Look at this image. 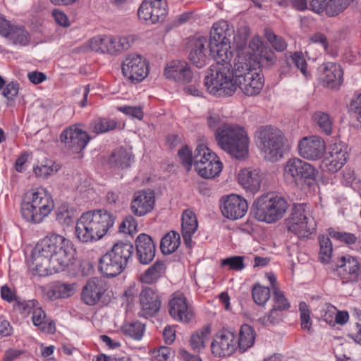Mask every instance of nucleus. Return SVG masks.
I'll list each match as a JSON object with an SVG mask.
<instances>
[{"label":"nucleus","instance_id":"nucleus-15","mask_svg":"<svg viewBox=\"0 0 361 361\" xmlns=\"http://www.w3.org/2000/svg\"><path fill=\"white\" fill-rule=\"evenodd\" d=\"M60 140L72 152L79 153L85 148L90 140V137L86 131L74 125L61 133Z\"/></svg>","mask_w":361,"mask_h":361},{"label":"nucleus","instance_id":"nucleus-12","mask_svg":"<svg viewBox=\"0 0 361 361\" xmlns=\"http://www.w3.org/2000/svg\"><path fill=\"white\" fill-rule=\"evenodd\" d=\"M122 73L124 77L133 83L142 81L148 75L146 60L140 54H128L122 63Z\"/></svg>","mask_w":361,"mask_h":361},{"label":"nucleus","instance_id":"nucleus-49","mask_svg":"<svg viewBox=\"0 0 361 361\" xmlns=\"http://www.w3.org/2000/svg\"><path fill=\"white\" fill-rule=\"evenodd\" d=\"M319 258L323 262H329L331 258L332 255V245L330 239L324 235L319 236Z\"/></svg>","mask_w":361,"mask_h":361},{"label":"nucleus","instance_id":"nucleus-4","mask_svg":"<svg viewBox=\"0 0 361 361\" xmlns=\"http://www.w3.org/2000/svg\"><path fill=\"white\" fill-rule=\"evenodd\" d=\"M245 56L240 55L235 59V83L247 96L258 94L264 85L263 78L259 73V62L251 57L249 63Z\"/></svg>","mask_w":361,"mask_h":361},{"label":"nucleus","instance_id":"nucleus-40","mask_svg":"<svg viewBox=\"0 0 361 361\" xmlns=\"http://www.w3.org/2000/svg\"><path fill=\"white\" fill-rule=\"evenodd\" d=\"M32 313V320L35 326H38L42 331L48 333H54L55 331V324L52 322H47L46 314L42 308H35Z\"/></svg>","mask_w":361,"mask_h":361},{"label":"nucleus","instance_id":"nucleus-43","mask_svg":"<svg viewBox=\"0 0 361 361\" xmlns=\"http://www.w3.org/2000/svg\"><path fill=\"white\" fill-rule=\"evenodd\" d=\"M118 122L108 118H96L90 123L92 132L100 134L113 130L117 128Z\"/></svg>","mask_w":361,"mask_h":361},{"label":"nucleus","instance_id":"nucleus-29","mask_svg":"<svg viewBox=\"0 0 361 361\" xmlns=\"http://www.w3.org/2000/svg\"><path fill=\"white\" fill-rule=\"evenodd\" d=\"M234 30L227 21L219 20L213 25L209 44L231 42Z\"/></svg>","mask_w":361,"mask_h":361},{"label":"nucleus","instance_id":"nucleus-56","mask_svg":"<svg viewBox=\"0 0 361 361\" xmlns=\"http://www.w3.org/2000/svg\"><path fill=\"white\" fill-rule=\"evenodd\" d=\"M281 310L273 307L269 313L260 317L259 320L264 325L276 324L281 320Z\"/></svg>","mask_w":361,"mask_h":361},{"label":"nucleus","instance_id":"nucleus-37","mask_svg":"<svg viewBox=\"0 0 361 361\" xmlns=\"http://www.w3.org/2000/svg\"><path fill=\"white\" fill-rule=\"evenodd\" d=\"M6 39L15 45L27 46L30 43V35L24 27L13 25Z\"/></svg>","mask_w":361,"mask_h":361},{"label":"nucleus","instance_id":"nucleus-8","mask_svg":"<svg viewBox=\"0 0 361 361\" xmlns=\"http://www.w3.org/2000/svg\"><path fill=\"white\" fill-rule=\"evenodd\" d=\"M134 251L133 245L128 243H117L99 261V270L107 277H115L127 267Z\"/></svg>","mask_w":361,"mask_h":361},{"label":"nucleus","instance_id":"nucleus-10","mask_svg":"<svg viewBox=\"0 0 361 361\" xmlns=\"http://www.w3.org/2000/svg\"><path fill=\"white\" fill-rule=\"evenodd\" d=\"M254 207V215L256 219L271 224L283 216L288 208V203L281 196L267 194L258 198Z\"/></svg>","mask_w":361,"mask_h":361},{"label":"nucleus","instance_id":"nucleus-6","mask_svg":"<svg viewBox=\"0 0 361 361\" xmlns=\"http://www.w3.org/2000/svg\"><path fill=\"white\" fill-rule=\"evenodd\" d=\"M54 207V201L44 190H31L25 194L21 204L22 217L27 222L39 224Z\"/></svg>","mask_w":361,"mask_h":361},{"label":"nucleus","instance_id":"nucleus-50","mask_svg":"<svg viewBox=\"0 0 361 361\" xmlns=\"http://www.w3.org/2000/svg\"><path fill=\"white\" fill-rule=\"evenodd\" d=\"M351 3V0H330L326 8L329 16H336L343 12Z\"/></svg>","mask_w":361,"mask_h":361},{"label":"nucleus","instance_id":"nucleus-52","mask_svg":"<svg viewBox=\"0 0 361 361\" xmlns=\"http://www.w3.org/2000/svg\"><path fill=\"white\" fill-rule=\"evenodd\" d=\"M299 310L300 312V325L303 330L310 331L312 328V321L310 317V311L307 305L305 302L299 304Z\"/></svg>","mask_w":361,"mask_h":361},{"label":"nucleus","instance_id":"nucleus-44","mask_svg":"<svg viewBox=\"0 0 361 361\" xmlns=\"http://www.w3.org/2000/svg\"><path fill=\"white\" fill-rule=\"evenodd\" d=\"M216 158V154L213 152L209 148L203 144H200L197 146L193 154V165L194 167L200 166L199 164H203L207 161V159H212L214 160Z\"/></svg>","mask_w":361,"mask_h":361},{"label":"nucleus","instance_id":"nucleus-51","mask_svg":"<svg viewBox=\"0 0 361 361\" xmlns=\"http://www.w3.org/2000/svg\"><path fill=\"white\" fill-rule=\"evenodd\" d=\"M265 36L268 42L277 51H283L287 47L285 39L280 36L275 35L271 30H265Z\"/></svg>","mask_w":361,"mask_h":361},{"label":"nucleus","instance_id":"nucleus-25","mask_svg":"<svg viewBox=\"0 0 361 361\" xmlns=\"http://www.w3.org/2000/svg\"><path fill=\"white\" fill-rule=\"evenodd\" d=\"M137 256L141 264H147L155 256L156 246L152 238L145 234H140L135 240Z\"/></svg>","mask_w":361,"mask_h":361},{"label":"nucleus","instance_id":"nucleus-32","mask_svg":"<svg viewBox=\"0 0 361 361\" xmlns=\"http://www.w3.org/2000/svg\"><path fill=\"white\" fill-rule=\"evenodd\" d=\"M195 168L197 173L204 178H213L217 176L221 171L223 164L216 156L214 160L207 159L203 164Z\"/></svg>","mask_w":361,"mask_h":361},{"label":"nucleus","instance_id":"nucleus-39","mask_svg":"<svg viewBox=\"0 0 361 361\" xmlns=\"http://www.w3.org/2000/svg\"><path fill=\"white\" fill-rule=\"evenodd\" d=\"M312 118L322 132L328 135L331 134L333 118L328 113L316 111L312 114Z\"/></svg>","mask_w":361,"mask_h":361},{"label":"nucleus","instance_id":"nucleus-1","mask_svg":"<svg viewBox=\"0 0 361 361\" xmlns=\"http://www.w3.org/2000/svg\"><path fill=\"white\" fill-rule=\"evenodd\" d=\"M73 243L59 234H50L40 240L32 254L30 265L33 274L46 276L64 271L75 259Z\"/></svg>","mask_w":361,"mask_h":361},{"label":"nucleus","instance_id":"nucleus-63","mask_svg":"<svg viewBox=\"0 0 361 361\" xmlns=\"http://www.w3.org/2000/svg\"><path fill=\"white\" fill-rule=\"evenodd\" d=\"M18 83L17 82H11L6 86L3 94L8 99H13L18 95Z\"/></svg>","mask_w":361,"mask_h":361},{"label":"nucleus","instance_id":"nucleus-47","mask_svg":"<svg viewBox=\"0 0 361 361\" xmlns=\"http://www.w3.org/2000/svg\"><path fill=\"white\" fill-rule=\"evenodd\" d=\"M252 296L256 304L264 305L270 298V289L260 284H255L252 289Z\"/></svg>","mask_w":361,"mask_h":361},{"label":"nucleus","instance_id":"nucleus-28","mask_svg":"<svg viewBox=\"0 0 361 361\" xmlns=\"http://www.w3.org/2000/svg\"><path fill=\"white\" fill-rule=\"evenodd\" d=\"M181 231L185 244L187 247L192 246V236L198 227L195 214L190 209L183 211L181 218Z\"/></svg>","mask_w":361,"mask_h":361},{"label":"nucleus","instance_id":"nucleus-16","mask_svg":"<svg viewBox=\"0 0 361 361\" xmlns=\"http://www.w3.org/2000/svg\"><path fill=\"white\" fill-rule=\"evenodd\" d=\"M166 4L163 0L143 1L137 11L140 20L154 24L164 20L166 15Z\"/></svg>","mask_w":361,"mask_h":361},{"label":"nucleus","instance_id":"nucleus-24","mask_svg":"<svg viewBox=\"0 0 361 361\" xmlns=\"http://www.w3.org/2000/svg\"><path fill=\"white\" fill-rule=\"evenodd\" d=\"M164 75L179 83L190 82L192 73L188 63L184 61H173L164 69Z\"/></svg>","mask_w":361,"mask_h":361},{"label":"nucleus","instance_id":"nucleus-59","mask_svg":"<svg viewBox=\"0 0 361 361\" xmlns=\"http://www.w3.org/2000/svg\"><path fill=\"white\" fill-rule=\"evenodd\" d=\"M137 223L132 216H126L120 225V231L132 235L136 231Z\"/></svg>","mask_w":361,"mask_h":361},{"label":"nucleus","instance_id":"nucleus-5","mask_svg":"<svg viewBox=\"0 0 361 361\" xmlns=\"http://www.w3.org/2000/svg\"><path fill=\"white\" fill-rule=\"evenodd\" d=\"M255 140L264 159L276 162L283 157L286 138L279 128L260 126L255 133Z\"/></svg>","mask_w":361,"mask_h":361},{"label":"nucleus","instance_id":"nucleus-14","mask_svg":"<svg viewBox=\"0 0 361 361\" xmlns=\"http://www.w3.org/2000/svg\"><path fill=\"white\" fill-rule=\"evenodd\" d=\"M211 348L212 354L216 357L232 355L237 350L235 334L228 329L219 330L214 337Z\"/></svg>","mask_w":361,"mask_h":361},{"label":"nucleus","instance_id":"nucleus-48","mask_svg":"<svg viewBox=\"0 0 361 361\" xmlns=\"http://www.w3.org/2000/svg\"><path fill=\"white\" fill-rule=\"evenodd\" d=\"M56 218L59 224L64 226H69L74 221V210L69 209L67 205H61L56 212Z\"/></svg>","mask_w":361,"mask_h":361},{"label":"nucleus","instance_id":"nucleus-11","mask_svg":"<svg viewBox=\"0 0 361 361\" xmlns=\"http://www.w3.org/2000/svg\"><path fill=\"white\" fill-rule=\"evenodd\" d=\"M316 226V221L307 205L298 204L293 206L286 221V227L289 231L299 238H309L315 232Z\"/></svg>","mask_w":361,"mask_h":361},{"label":"nucleus","instance_id":"nucleus-17","mask_svg":"<svg viewBox=\"0 0 361 361\" xmlns=\"http://www.w3.org/2000/svg\"><path fill=\"white\" fill-rule=\"evenodd\" d=\"M169 307L170 315L176 320L188 323L195 317L193 307L182 293L176 292L172 295Z\"/></svg>","mask_w":361,"mask_h":361},{"label":"nucleus","instance_id":"nucleus-60","mask_svg":"<svg viewBox=\"0 0 361 361\" xmlns=\"http://www.w3.org/2000/svg\"><path fill=\"white\" fill-rule=\"evenodd\" d=\"M118 111L133 118L141 120L143 118V111L141 106H123L118 108Z\"/></svg>","mask_w":361,"mask_h":361},{"label":"nucleus","instance_id":"nucleus-31","mask_svg":"<svg viewBox=\"0 0 361 361\" xmlns=\"http://www.w3.org/2000/svg\"><path fill=\"white\" fill-rule=\"evenodd\" d=\"M134 35L122 37L106 36V43L109 44L108 54H114L117 52L128 49L135 42Z\"/></svg>","mask_w":361,"mask_h":361},{"label":"nucleus","instance_id":"nucleus-19","mask_svg":"<svg viewBox=\"0 0 361 361\" xmlns=\"http://www.w3.org/2000/svg\"><path fill=\"white\" fill-rule=\"evenodd\" d=\"M140 317L148 318L155 315L160 310L161 301L157 294L151 288H143L139 295Z\"/></svg>","mask_w":361,"mask_h":361},{"label":"nucleus","instance_id":"nucleus-53","mask_svg":"<svg viewBox=\"0 0 361 361\" xmlns=\"http://www.w3.org/2000/svg\"><path fill=\"white\" fill-rule=\"evenodd\" d=\"M106 36L94 37L88 42L90 50L102 54H108L109 44L106 43Z\"/></svg>","mask_w":361,"mask_h":361},{"label":"nucleus","instance_id":"nucleus-54","mask_svg":"<svg viewBox=\"0 0 361 361\" xmlns=\"http://www.w3.org/2000/svg\"><path fill=\"white\" fill-rule=\"evenodd\" d=\"M273 307L281 311L286 310L290 307V304L285 297L283 293L278 288L275 287L273 291Z\"/></svg>","mask_w":361,"mask_h":361},{"label":"nucleus","instance_id":"nucleus-55","mask_svg":"<svg viewBox=\"0 0 361 361\" xmlns=\"http://www.w3.org/2000/svg\"><path fill=\"white\" fill-rule=\"evenodd\" d=\"M337 309L335 306L326 303L321 310L322 319L330 325H334L335 314Z\"/></svg>","mask_w":361,"mask_h":361},{"label":"nucleus","instance_id":"nucleus-61","mask_svg":"<svg viewBox=\"0 0 361 361\" xmlns=\"http://www.w3.org/2000/svg\"><path fill=\"white\" fill-rule=\"evenodd\" d=\"M292 61L295 66L300 70L301 73L307 75V63L302 52H295L291 56Z\"/></svg>","mask_w":361,"mask_h":361},{"label":"nucleus","instance_id":"nucleus-36","mask_svg":"<svg viewBox=\"0 0 361 361\" xmlns=\"http://www.w3.org/2000/svg\"><path fill=\"white\" fill-rule=\"evenodd\" d=\"M165 271V264L157 261L145 271L141 276V280L145 283L152 284L164 274Z\"/></svg>","mask_w":361,"mask_h":361},{"label":"nucleus","instance_id":"nucleus-23","mask_svg":"<svg viewBox=\"0 0 361 361\" xmlns=\"http://www.w3.org/2000/svg\"><path fill=\"white\" fill-rule=\"evenodd\" d=\"M106 290L104 280L94 277L87 281L82 290V300L88 305H95Z\"/></svg>","mask_w":361,"mask_h":361},{"label":"nucleus","instance_id":"nucleus-57","mask_svg":"<svg viewBox=\"0 0 361 361\" xmlns=\"http://www.w3.org/2000/svg\"><path fill=\"white\" fill-rule=\"evenodd\" d=\"M178 157L185 169L189 171L193 164V156L188 146L183 147L178 150Z\"/></svg>","mask_w":361,"mask_h":361},{"label":"nucleus","instance_id":"nucleus-21","mask_svg":"<svg viewBox=\"0 0 361 361\" xmlns=\"http://www.w3.org/2000/svg\"><path fill=\"white\" fill-rule=\"evenodd\" d=\"M336 271L338 276L346 281H357L360 274V266L358 260L350 256H342L336 264Z\"/></svg>","mask_w":361,"mask_h":361},{"label":"nucleus","instance_id":"nucleus-41","mask_svg":"<svg viewBox=\"0 0 361 361\" xmlns=\"http://www.w3.org/2000/svg\"><path fill=\"white\" fill-rule=\"evenodd\" d=\"M133 158L131 152L121 148L115 150L112 153L110 161L116 167L125 169L130 166L131 162L133 161Z\"/></svg>","mask_w":361,"mask_h":361},{"label":"nucleus","instance_id":"nucleus-62","mask_svg":"<svg viewBox=\"0 0 361 361\" xmlns=\"http://www.w3.org/2000/svg\"><path fill=\"white\" fill-rule=\"evenodd\" d=\"M331 237L349 245L354 244L357 240L356 236L350 233L333 232L332 233H331Z\"/></svg>","mask_w":361,"mask_h":361},{"label":"nucleus","instance_id":"nucleus-18","mask_svg":"<svg viewBox=\"0 0 361 361\" xmlns=\"http://www.w3.org/2000/svg\"><path fill=\"white\" fill-rule=\"evenodd\" d=\"M221 213L224 216L231 220L243 217L247 212L248 204L243 197L231 194L221 198Z\"/></svg>","mask_w":361,"mask_h":361},{"label":"nucleus","instance_id":"nucleus-35","mask_svg":"<svg viewBox=\"0 0 361 361\" xmlns=\"http://www.w3.org/2000/svg\"><path fill=\"white\" fill-rule=\"evenodd\" d=\"M211 334L210 325H206L195 332L190 337V346L195 352H200L205 348V342Z\"/></svg>","mask_w":361,"mask_h":361},{"label":"nucleus","instance_id":"nucleus-27","mask_svg":"<svg viewBox=\"0 0 361 361\" xmlns=\"http://www.w3.org/2000/svg\"><path fill=\"white\" fill-rule=\"evenodd\" d=\"M207 39L204 37H198L192 42L189 54V59L197 68L204 66L207 61Z\"/></svg>","mask_w":361,"mask_h":361},{"label":"nucleus","instance_id":"nucleus-20","mask_svg":"<svg viewBox=\"0 0 361 361\" xmlns=\"http://www.w3.org/2000/svg\"><path fill=\"white\" fill-rule=\"evenodd\" d=\"M154 202V193L152 191L138 190L133 194L130 202V211L136 216H143L152 211Z\"/></svg>","mask_w":361,"mask_h":361},{"label":"nucleus","instance_id":"nucleus-9","mask_svg":"<svg viewBox=\"0 0 361 361\" xmlns=\"http://www.w3.org/2000/svg\"><path fill=\"white\" fill-rule=\"evenodd\" d=\"M283 173L287 183L298 188L305 189L314 185L318 171L310 163L293 157L285 163Z\"/></svg>","mask_w":361,"mask_h":361},{"label":"nucleus","instance_id":"nucleus-64","mask_svg":"<svg viewBox=\"0 0 361 361\" xmlns=\"http://www.w3.org/2000/svg\"><path fill=\"white\" fill-rule=\"evenodd\" d=\"M52 16L54 17L55 22L59 25L66 27L70 25L69 19L63 11L59 9H54L52 11Z\"/></svg>","mask_w":361,"mask_h":361},{"label":"nucleus","instance_id":"nucleus-58","mask_svg":"<svg viewBox=\"0 0 361 361\" xmlns=\"http://www.w3.org/2000/svg\"><path fill=\"white\" fill-rule=\"evenodd\" d=\"M222 266H228L230 269L241 271L244 268L243 257L234 256L224 259L221 262Z\"/></svg>","mask_w":361,"mask_h":361},{"label":"nucleus","instance_id":"nucleus-26","mask_svg":"<svg viewBox=\"0 0 361 361\" xmlns=\"http://www.w3.org/2000/svg\"><path fill=\"white\" fill-rule=\"evenodd\" d=\"M322 72V80L330 88L340 86L343 82V71L338 64L327 62L320 67Z\"/></svg>","mask_w":361,"mask_h":361},{"label":"nucleus","instance_id":"nucleus-22","mask_svg":"<svg viewBox=\"0 0 361 361\" xmlns=\"http://www.w3.org/2000/svg\"><path fill=\"white\" fill-rule=\"evenodd\" d=\"M347 152L340 145H334L321 163L323 171L334 173L340 170L345 164Z\"/></svg>","mask_w":361,"mask_h":361},{"label":"nucleus","instance_id":"nucleus-46","mask_svg":"<svg viewBox=\"0 0 361 361\" xmlns=\"http://www.w3.org/2000/svg\"><path fill=\"white\" fill-rule=\"evenodd\" d=\"M145 325L139 322L125 324L122 327L123 333L133 339L140 340L145 331Z\"/></svg>","mask_w":361,"mask_h":361},{"label":"nucleus","instance_id":"nucleus-42","mask_svg":"<svg viewBox=\"0 0 361 361\" xmlns=\"http://www.w3.org/2000/svg\"><path fill=\"white\" fill-rule=\"evenodd\" d=\"M180 243L178 233L171 231L165 235L160 243V249L164 254H171L175 252Z\"/></svg>","mask_w":361,"mask_h":361},{"label":"nucleus","instance_id":"nucleus-3","mask_svg":"<svg viewBox=\"0 0 361 361\" xmlns=\"http://www.w3.org/2000/svg\"><path fill=\"white\" fill-rule=\"evenodd\" d=\"M114 222L115 216L106 210L89 211L77 220L75 235L82 243L96 242L107 233Z\"/></svg>","mask_w":361,"mask_h":361},{"label":"nucleus","instance_id":"nucleus-30","mask_svg":"<svg viewBox=\"0 0 361 361\" xmlns=\"http://www.w3.org/2000/svg\"><path fill=\"white\" fill-rule=\"evenodd\" d=\"M209 52L216 61V65H231L233 52L231 42L209 44Z\"/></svg>","mask_w":361,"mask_h":361},{"label":"nucleus","instance_id":"nucleus-33","mask_svg":"<svg viewBox=\"0 0 361 361\" xmlns=\"http://www.w3.org/2000/svg\"><path fill=\"white\" fill-rule=\"evenodd\" d=\"M238 180L245 188L256 190L259 188L261 178L257 170L244 169L238 174Z\"/></svg>","mask_w":361,"mask_h":361},{"label":"nucleus","instance_id":"nucleus-2","mask_svg":"<svg viewBox=\"0 0 361 361\" xmlns=\"http://www.w3.org/2000/svg\"><path fill=\"white\" fill-rule=\"evenodd\" d=\"M208 126L215 129V140L218 146L236 159H243L248 154L249 137L245 129L235 124L226 123L218 114L207 119Z\"/></svg>","mask_w":361,"mask_h":361},{"label":"nucleus","instance_id":"nucleus-45","mask_svg":"<svg viewBox=\"0 0 361 361\" xmlns=\"http://www.w3.org/2000/svg\"><path fill=\"white\" fill-rule=\"evenodd\" d=\"M262 46V41L261 38L258 36L253 37L249 42V45L247 48H245V51L239 53L238 54L237 58L240 55L245 56L246 58V62L249 63L250 58L253 57L257 62H258L257 57V52H258Z\"/></svg>","mask_w":361,"mask_h":361},{"label":"nucleus","instance_id":"nucleus-34","mask_svg":"<svg viewBox=\"0 0 361 361\" xmlns=\"http://www.w3.org/2000/svg\"><path fill=\"white\" fill-rule=\"evenodd\" d=\"M256 334L255 329L250 325L243 324L239 331V337L237 341V348L240 352H244L251 348L255 340Z\"/></svg>","mask_w":361,"mask_h":361},{"label":"nucleus","instance_id":"nucleus-38","mask_svg":"<svg viewBox=\"0 0 361 361\" xmlns=\"http://www.w3.org/2000/svg\"><path fill=\"white\" fill-rule=\"evenodd\" d=\"M74 293L73 286L71 284L59 283L47 290L46 295L51 300L59 298H66Z\"/></svg>","mask_w":361,"mask_h":361},{"label":"nucleus","instance_id":"nucleus-7","mask_svg":"<svg viewBox=\"0 0 361 361\" xmlns=\"http://www.w3.org/2000/svg\"><path fill=\"white\" fill-rule=\"evenodd\" d=\"M231 65H212L204 80V84L211 94L224 97L232 95L237 90L234 69Z\"/></svg>","mask_w":361,"mask_h":361},{"label":"nucleus","instance_id":"nucleus-13","mask_svg":"<svg viewBox=\"0 0 361 361\" xmlns=\"http://www.w3.org/2000/svg\"><path fill=\"white\" fill-rule=\"evenodd\" d=\"M326 144L324 140L316 135L305 136L298 144V154L304 159L317 161L324 154Z\"/></svg>","mask_w":361,"mask_h":361}]
</instances>
